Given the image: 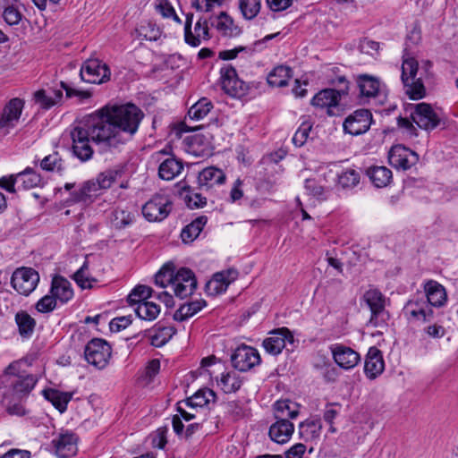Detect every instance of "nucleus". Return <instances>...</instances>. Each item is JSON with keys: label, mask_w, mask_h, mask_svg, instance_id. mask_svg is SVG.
Segmentation results:
<instances>
[{"label": "nucleus", "mask_w": 458, "mask_h": 458, "mask_svg": "<svg viewBox=\"0 0 458 458\" xmlns=\"http://www.w3.org/2000/svg\"><path fill=\"white\" fill-rule=\"evenodd\" d=\"M143 116L142 111L133 104L106 107L91 114L71 131L74 155L81 161L89 160L93 154L90 140L101 151L117 149L137 132Z\"/></svg>", "instance_id": "f257e3e1"}, {"label": "nucleus", "mask_w": 458, "mask_h": 458, "mask_svg": "<svg viewBox=\"0 0 458 458\" xmlns=\"http://www.w3.org/2000/svg\"><path fill=\"white\" fill-rule=\"evenodd\" d=\"M22 361L12 362L1 377L4 398L25 400L38 381V377L24 369Z\"/></svg>", "instance_id": "f03ea898"}, {"label": "nucleus", "mask_w": 458, "mask_h": 458, "mask_svg": "<svg viewBox=\"0 0 458 458\" xmlns=\"http://www.w3.org/2000/svg\"><path fill=\"white\" fill-rule=\"evenodd\" d=\"M401 78L405 92L411 99L418 100L426 96V89L422 82L423 72L419 70L418 62L413 57L403 58Z\"/></svg>", "instance_id": "7ed1b4c3"}, {"label": "nucleus", "mask_w": 458, "mask_h": 458, "mask_svg": "<svg viewBox=\"0 0 458 458\" xmlns=\"http://www.w3.org/2000/svg\"><path fill=\"white\" fill-rule=\"evenodd\" d=\"M363 301L370 310L369 325L383 327L387 325L390 314L386 310L387 298L377 288H369L363 294Z\"/></svg>", "instance_id": "20e7f679"}, {"label": "nucleus", "mask_w": 458, "mask_h": 458, "mask_svg": "<svg viewBox=\"0 0 458 458\" xmlns=\"http://www.w3.org/2000/svg\"><path fill=\"white\" fill-rule=\"evenodd\" d=\"M114 182V177L113 174H99L96 181H87L80 189L72 191L70 198L66 200V203L72 205L81 202H91L93 198L98 196L100 190L110 188Z\"/></svg>", "instance_id": "39448f33"}, {"label": "nucleus", "mask_w": 458, "mask_h": 458, "mask_svg": "<svg viewBox=\"0 0 458 458\" xmlns=\"http://www.w3.org/2000/svg\"><path fill=\"white\" fill-rule=\"evenodd\" d=\"M112 354L110 344L104 339L93 338L85 346L84 357L87 362L98 369L106 367Z\"/></svg>", "instance_id": "423d86ee"}, {"label": "nucleus", "mask_w": 458, "mask_h": 458, "mask_svg": "<svg viewBox=\"0 0 458 458\" xmlns=\"http://www.w3.org/2000/svg\"><path fill=\"white\" fill-rule=\"evenodd\" d=\"M173 209V202L168 195L156 194L142 206V215L148 222L165 220Z\"/></svg>", "instance_id": "0eeeda50"}, {"label": "nucleus", "mask_w": 458, "mask_h": 458, "mask_svg": "<svg viewBox=\"0 0 458 458\" xmlns=\"http://www.w3.org/2000/svg\"><path fill=\"white\" fill-rule=\"evenodd\" d=\"M39 282L38 273L31 267L16 268L11 277L13 288L20 294L28 296L37 287Z\"/></svg>", "instance_id": "6e6552de"}, {"label": "nucleus", "mask_w": 458, "mask_h": 458, "mask_svg": "<svg viewBox=\"0 0 458 458\" xmlns=\"http://www.w3.org/2000/svg\"><path fill=\"white\" fill-rule=\"evenodd\" d=\"M80 75L85 82L101 84L109 81L111 72L105 63L99 59L92 58L83 63Z\"/></svg>", "instance_id": "1a4fd4ad"}, {"label": "nucleus", "mask_w": 458, "mask_h": 458, "mask_svg": "<svg viewBox=\"0 0 458 458\" xmlns=\"http://www.w3.org/2000/svg\"><path fill=\"white\" fill-rule=\"evenodd\" d=\"M193 21V14L187 13L184 25V39L185 42L191 47H198L202 42L210 38L209 28L208 20L200 17L196 21L193 30L191 24Z\"/></svg>", "instance_id": "9d476101"}, {"label": "nucleus", "mask_w": 458, "mask_h": 458, "mask_svg": "<svg viewBox=\"0 0 458 458\" xmlns=\"http://www.w3.org/2000/svg\"><path fill=\"white\" fill-rule=\"evenodd\" d=\"M404 317L411 322H426L433 318L432 308L425 300L423 295H417L411 298L403 309Z\"/></svg>", "instance_id": "9b49d317"}, {"label": "nucleus", "mask_w": 458, "mask_h": 458, "mask_svg": "<svg viewBox=\"0 0 458 458\" xmlns=\"http://www.w3.org/2000/svg\"><path fill=\"white\" fill-rule=\"evenodd\" d=\"M197 287L195 274L187 267H181L174 276L172 288L175 296L184 299L191 295Z\"/></svg>", "instance_id": "f8f14e48"}, {"label": "nucleus", "mask_w": 458, "mask_h": 458, "mask_svg": "<svg viewBox=\"0 0 458 458\" xmlns=\"http://www.w3.org/2000/svg\"><path fill=\"white\" fill-rule=\"evenodd\" d=\"M231 360L236 369L248 371L259 365L261 359L257 349L248 345H241L233 352Z\"/></svg>", "instance_id": "ddd939ff"}, {"label": "nucleus", "mask_w": 458, "mask_h": 458, "mask_svg": "<svg viewBox=\"0 0 458 458\" xmlns=\"http://www.w3.org/2000/svg\"><path fill=\"white\" fill-rule=\"evenodd\" d=\"M24 102L21 98L11 99L4 107L0 117V131L4 134L9 133L19 123Z\"/></svg>", "instance_id": "4468645a"}, {"label": "nucleus", "mask_w": 458, "mask_h": 458, "mask_svg": "<svg viewBox=\"0 0 458 458\" xmlns=\"http://www.w3.org/2000/svg\"><path fill=\"white\" fill-rule=\"evenodd\" d=\"M220 84L223 90L232 97H241L247 89L246 84L238 78L235 69L231 65L220 69Z\"/></svg>", "instance_id": "2eb2a0df"}, {"label": "nucleus", "mask_w": 458, "mask_h": 458, "mask_svg": "<svg viewBox=\"0 0 458 458\" xmlns=\"http://www.w3.org/2000/svg\"><path fill=\"white\" fill-rule=\"evenodd\" d=\"M411 119L420 128L426 131L435 129L440 123L438 114L427 103H420L414 106Z\"/></svg>", "instance_id": "dca6fc26"}, {"label": "nucleus", "mask_w": 458, "mask_h": 458, "mask_svg": "<svg viewBox=\"0 0 458 458\" xmlns=\"http://www.w3.org/2000/svg\"><path fill=\"white\" fill-rule=\"evenodd\" d=\"M239 273L234 268H229L217 272L206 284V293L211 296H216L225 293L228 286L238 278Z\"/></svg>", "instance_id": "f3484780"}, {"label": "nucleus", "mask_w": 458, "mask_h": 458, "mask_svg": "<svg viewBox=\"0 0 458 458\" xmlns=\"http://www.w3.org/2000/svg\"><path fill=\"white\" fill-rule=\"evenodd\" d=\"M372 116L368 109H359L351 114L344 122V130L351 135L366 132L371 124Z\"/></svg>", "instance_id": "a211bd4d"}, {"label": "nucleus", "mask_w": 458, "mask_h": 458, "mask_svg": "<svg viewBox=\"0 0 458 458\" xmlns=\"http://www.w3.org/2000/svg\"><path fill=\"white\" fill-rule=\"evenodd\" d=\"M418 155L400 145L393 147L388 154L389 164L394 169L409 170L417 164Z\"/></svg>", "instance_id": "6ab92c4d"}, {"label": "nucleus", "mask_w": 458, "mask_h": 458, "mask_svg": "<svg viewBox=\"0 0 458 458\" xmlns=\"http://www.w3.org/2000/svg\"><path fill=\"white\" fill-rule=\"evenodd\" d=\"M293 335L287 327H281L270 333L263 341V347L271 355H278L285 348L286 343L292 344Z\"/></svg>", "instance_id": "aec40b11"}, {"label": "nucleus", "mask_w": 458, "mask_h": 458, "mask_svg": "<svg viewBox=\"0 0 458 458\" xmlns=\"http://www.w3.org/2000/svg\"><path fill=\"white\" fill-rule=\"evenodd\" d=\"M77 445L78 437L71 431L61 432L52 440L55 453L60 458H68L76 454Z\"/></svg>", "instance_id": "412c9836"}, {"label": "nucleus", "mask_w": 458, "mask_h": 458, "mask_svg": "<svg viewBox=\"0 0 458 458\" xmlns=\"http://www.w3.org/2000/svg\"><path fill=\"white\" fill-rule=\"evenodd\" d=\"M335 362L342 369H351L360 361V354L351 347L342 344H334L329 347Z\"/></svg>", "instance_id": "4be33fe9"}, {"label": "nucleus", "mask_w": 458, "mask_h": 458, "mask_svg": "<svg viewBox=\"0 0 458 458\" xmlns=\"http://www.w3.org/2000/svg\"><path fill=\"white\" fill-rule=\"evenodd\" d=\"M341 93L333 89H327L317 93L311 99V105L319 108H326L328 115H336L335 108L338 106Z\"/></svg>", "instance_id": "5701e85b"}, {"label": "nucleus", "mask_w": 458, "mask_h": 458, "mask_svg": "<svg viewBox=\"0 0 458 458\" xmlns=\"http://www.w3.org/2000/svg\"><path fill=\"white\" fill-rule=\"evenodd\" d=\"M20 178L27 189L38 187L41 184L40 174H16V175L11 174L0 178V188L13 193L15 191V183Z\"/></svg>", "instance_id": "b1692460"}, {"label": "nucleus", "mask_w": 458, "mask_h": 458, "mask_svg": "<svg viewBox=\"0 0 458 458\" xmlns=\"http://www.w3.org/2000/svg\"><path fill=\"white\" fill-rule=\"evenodd\" d=\"M211 27L224 37L234 38L241 34L242 30L236 25L231 16L226 13L221 12L218 15L210 18Z\"/></svg>", "instance_id": "393cba45"}, {"label": "nucleus", "mask_w": 458, "mask_h": 458, "mask_svg": "<svg viewBox=\"0 0 458 458\" xmlns=\"http://www.w3.org/2000/svg\"><path fill=\"white\" fill-rule=\"evenodd\" d=\"M426 301L429 307L441 308L447 302L445 288L435 280H428L423 285Z\"/></svg>", "instance_id": "a878e982"}, {"label": "nucleus", "mask_w": 458, "mask_h": 458, "mask_svg": "<svg viewBox=\"0 0 458 458\" xmlns=\"http://www.w3.org/2000/svg\"><path fill=\"white\" fill-rule=\"evenodd\" d=\"M357 83L361 96L366 98H385V86L376 77L362 74L358 77Z\"/></svg>", "instance_id": "bb28decb"}, {"label": "nucleus", "mask_w": 458, "mask_h": 458, "mask_svg": "<svg viewBox=\"0 0 458 458\" xmlns=\"http://www.w3.org/2000/svg\"><path fill=\"white\" fill-rule=\"evenodd\" d=\"M385 369V362L381 352L376 348H369L364 364V372L369 379H375Z\"/></svg>", "instance_id": "cd10ccee"}, {"label": "nucleus", "mask_w": 458, "mask_h": 458, "mask_svg": "<svg viewBox=\"0 0 458 458\" xmlns=\"http://www.w3.org/2000/svg\"><path fill=\"white\" fill-rule=\"evenodd\" d=\"M49 292L60 304L68 302L73 297L71 283L62 276L53 277Z\"/></svg>", "instance_id": "c85d7f7f"}, {"label": "nucleus", "mask_w": 458, "mask_h": 458, "mask_svg": "<svg viewBox=\"0 0 458 458\" xmlns=\"http://www.w3.org/2000/svg\"><path fill=\"white\" fill-rule=\"evenodd\" d=\"M294 431V426L289 420H276L269 428V437L275 443H287Z\"/></svg>", "instance_id": "c756f323"}, {"label": "nucleus", "mask_w": 458, "mask_h": 458, "mask_svg": "<svg viewBox=\"0 0 458 458\" xmlns=\"http://www.w3.org/2000/svg\"><path fill=\"white\" fill-rule=\"evenodd\" d=\"M150 162L158 165V172H182L184 167L181 159L165 152L152 155Z\"/></svg>", "instance_id": "7c9ffc66"}, {"label": "nucleus", "mask_w": 458, "mask_h": 458, "mask_svg": "<svg viewBox=\"0 0 458 458\" xmlns=\"http://www.w3.org/2000/svg\"><path fill=\"white\" fill-rule=\"evenodd\" d=\"M322 430L320 419H308L299 425V436L304 441H313L319 438Z\"/></svg>", "instance_id": "2f4dec72"}, {"label": "nucleus", "mask_w": 458, "mask_h": 458, "mask_svg": "<svg viewBox=\"0 0 458 458\" xmlns=\"http://www.w3.org/2000/svg\"><path fill=\"white\" fill-rule=\"evenodd\" d=\"M42 395L49 401L61 413L67 410V405L72 394L68 392H62L54 388L42 390Z\"/></svg>", "instance_id": "473e14b6"}, {"label": "nucleus", "mask_w": 458, "mask_h": 458, "mask_svg": "<svg viewBox=\"0 0 458 458\" xmlns=\"http://www.w3.org/2000/svg\"><path fill=\"white\" fill-rule=\"evenodd\" d=\"M63 98L61 89H39L34 93L35 103L44 109H49L56 105Z\"/></svg>", "instance_id": "72a5a7b5"}, {"label": "nucleus", "mask_w": 458, "mask_h": 458, "mask_svg": "<svg viewBox=\"0 0 458 458\" xmlns=\"http://www.w3.org/2000/svg\"><path fill=\"white\" fill-rule=\"evenodd\" d=\"M206 305L207 302L203 299L184 303L174 312V319L180 322L185 321L200 311Z\"/></svg>", "instance_id": "f704fd0d"}, {"label": "nucleus", "mask_w": 458, "mask_h": 458, "mask_svg": "<svg viewBox=\"0 0 458 458\" xmlns=\"http://www.w3.org/2000/svg\"><path fill=\"white\" fill-rule=\"evenodd\" d=\"M242 385V379L235 371L222 373L217 379V386L225 394H231L238 391Z\"/></svg>", "instance_id": "c9c22d12"}, {"label": "nucleus", "mask_w": 458, "mask_h": 458, "mask_svg": "<svg viewBox=\"0 0 458 458\" xmlns=\"http://www.w3.org/2000/svg\"><path fill=\"white\" fill-rule=\"evenodd\" d=\"M216 401V394L209 388H201L185 400V404L191 408H202Z\"/></svg>", "instance_id": "e433bc0d"}, {"label": "nucleus", "mask_w": 458, "mask_h": 458, "mask_svg": "<svg viewBox=\"0 0 458 458\" xmlns=\"http://www.w3.org/2000/svg\"><path fill=\"white\" fill-rule=\"evenodd\" d=\"M292 75V70L290 67L278 65L268 73L267 82L273 87H284L287 85Z\"/></svg>", "instance_id": "4c0bfd02"}, {"label": "nucleus", "mask_w": 458, "mask_h": 458, "mask_svg": "<svg viewBox=\"0 0 458 458\" xmlns=\"http://www.w3.org/2000/svg\"><path fill=\"white\" fill-rule=\"evenodd\" d=\"M207 222V216H201L194 219L188 225H186L181 233L182 242H191L194 239H196L203 230Z\"/></svg>", "instance_id": "58836bf2"}, {"label": "nucleus", "mask_w": 458, "mask_h": 458, "mask_svg": "<svg viewBox=\"0 0 458 458\" xmlns=\"http://www.w3.org/2000/svg\"><path fill=\"white\" fill-rule=\"evenodd\" d=\"M15 322L18 327L19 334L22 337L29 338L32 335L36 320L26 311H19L15 315Z\"/></svg>", "instance_id": "ea45409f"}, {"label": "nucleus", "mask_w": 458, "mask_h": 458, "mask_svg": "<svg viewBox=\"0 0 458 458\" xmlns=\"http://www.w3.org/2000/svg\"><path fill=\"white\" fill-rule=\"evenodd\" d=\"M274 407L275 418L276 420L295 419L299 414V411L295 407V403L289 400L277 401Z\"/></svg>", "instance_id": "a19ab883"}, {"label": "nucleus", "mask_w": 458, "mask_h": 458, "mask_svg": "<svg viewBox=\"0 0 458 458\" xmlns=\"http://www.w3.org/2000/svg\"><path fill=\"white\" fill-rule=\"evenodd\" d=\"M176 333L174 327L156 326L154 333L150 336V343L155 347H162L165 345Z\"/></svg>", "instance_id": "79ce46f5"}, {"label": "nucleus", "mask_w": 458, "mask_h": 458, "mask_svg": "<svg viewBox=\"0 0 458 458\" xmlns=\"http://www.w3.org/2000/svg\"><path fill=\"white\" fill-rule=\"evenodd\" d=\"M137 316L143 320H155L160 313V307L153 301H141L134 309Z\"/></svg>", "instance_id": "37998d69"}, {"label": "nucleus", "mask_w": 458, "mask_h": 458, "mask_svg": "<svg viewBox=\"0 0 458 458\" xmlns=\"http://www.w3.org/2000/svg\"><path fill=\"white\" fill-rule=\"evenodd\" d=\"M212 108V102L202 98L189 109L188 116L191 120H201L208 115Z\"/></svg>", "instance_id": "c03bdc74"}, {"label": "nucleus", "mask_w": 458, "mask_h": 458, "mask_svg": "<svg viewBox=\"0 0 458 458\" xmlns=\"http://www.w3.org/2000/svg\"><path fill=\"white\" fill-rule=\"evenodd\" d=\"M262 0H238V7L245 20L254 19L261 9Z\"/></svg>", "instance_id": "a18cd8bd"}, {"label": "nucleus", "mask_w": 458, "mask_h": 458, "mask_svg": "<svg viewBox=\"0 0 458 458\" xmlns=\"http://www.w3.org/2000/svg\"><path fill=\"white\" fill-rule=\"evenodd\" d=\"M72 278L82 289L92 288L93 284L97 282V280L89 273V265L87 260H85L81 267L74 273Z\"/></svg>", "instance_id": "49530a36"}, {"label": "nucleus", "mask_w": 458, "mask_h": 458, "mask_svg": "<svg viewBox=\"0 0 458 458\" xmlns=\"http://www.w3.org/2000/svg\"><path fill=\"white\" fill-rule=\"evenodd\" d=\"M153 290L147 285H137L128 295V302L138 306L141 301H147L152 296Z\"/></svg>", "instance_id": "de8ad7c7"}, {"label": "nucleus", "mask_w": 458, "mask_h": 458, "mask_svg": "<svg viewBox=\"0 0 458 458\" xmlns=\"http://www.w3.org/2000/svg\"><path fill=\"white\" fill-rule=\"evenodd\" d=\"M174 276V271L173 265H165L163 266L155 275V284L156 285L165 288L168 285H173Z\"/></svg>", "instance_id": "09e8293b"}, {"label": "nucleus", "mask_w": 458, "mask_h": 458, "mask_svg": "<svg viewBox=\"0 0 458 458\" xmlns=\"http://www.w3.org/2000/svg\"><path fill=\"white\" fill-rule=\"evenodd\" d=\"M134 214L122 208H116L113 212V223L117 228H124L134 221Z\"/></svg>", "instance_id": "8fccbe9b"}, {"label": "nucleus", "mask_w": 458, "mask_h": 458, "mask_svg": "<svg viewBox=\"0 0 458 458\" xmlns=\"http://www.w3.org/2000/svg\"><path fill=\"white\" fill-rule=\"evenodd\" d=\"M40 166L47 172H60L64 169V161L57 153L47 156L42 159Z\"/></svg>", "instance_id": "3c124183"}, {"label": "nucleus", "mask_w": 458, "mask_h": 458, "mask_svg": "<svg viewBox=\"0 0 458 458\" xmlns=\"http://www.w3.org/2000/svg\"><path fill=\"white\" fill-rule=\"evenodd\" d=\"M304 187L308 194L313 196L317 199L324 200L327 199V190L315 179H306Z\"/></svg>", "instance_id": "603ef678"}, {"label": "nucleus", "mask_w": 458, "mask_h": 458, "mask_svg": "<svg viewBox=\"0 0 458 458\" xmlns=\"http://www.w3.org/2000/svg\"><path fill=\"white\" fill-rule=\"evenodd\" d=\"M57 302L56 299L49 292L37 301L35 307L38 312L48 313L56 308Z\"/></svg>", "instance_id": "864d4df0"}, {"label": "nucleus", "mask_w": 458, "mask_h": 458, "mask_svg": "<svg viewBox=\"0 0 458 458\" xmlns=\"http://www.w3.org/2000/svg\"><path fill=\"white\" fill-rule=\"evenodd\" d=\"M22 401L23 400H13L11 398L4 397V403L8 414L20 417L26 415L28 411L23 406Z\"/></svg>", "instance_id": "5fc2aeb1"}, {"label": "nucleus", "mask_w": 458, "mask_h": 458, "mask_svg": "<svg viewBox=\"0 0 458 458\" xmlns=\"http://www.w3.org/2000/svg\"><path fill=\"white\" fill-rule=\"evenodd\" d=\"M251 54L250 48L246 47H236L233 49L222 50L218 54V57L222 60H233L239 55L242 57L249 56Z\"/></svg>", "instance_id": "6e6d98bb"}, {"label": "nucleus", "mask_w": 458, "mask_h": 458, "mask_svg": "<svg viewBox=\"0 0 458 458\" xmlns=\"http://www.w3.org/2000/svg\"><path fill=\"white\" fill-rule=\"evenodd\" d=\"M360 174H337V182L343 189H352L360 181Z\"/></svg>", "instance_id": "4d7b16f0"}, {"label": "nucleus", "mask_w": 458, "mask_h": 458, "mask_svg": "<svg viewBox=\"0 0 458 458\" xmlns=\"http://www.w3.org/2000/svg\"><path fill=\"white\" fill-rule=\"evenodd\" d=\"M226 0H191V6L200 12H211L216 7L222 6Z\"/></svg>", "instance_id": "13d9d810"}, {"label": "nucleus", "mask_w": 458, "mask_h": 458, "mask_svg": "<svg viewBox=\"0 0 458 458\" xmlns=\"http://www.w3.org/2000/svg\"><path fill=\"white\" fill-rule=\"evenodd\" d=\"M393 174H364L376 188H383L391 184Z\"/></svg>", "instance_id": "bf43d9fd"}, {"label": "nucleus", "mask_w": 458, "mask_h": 458, "mask_svg": "<svg viewBox=\"0 0 458 458\" xmlns=\"http://www.w3.org/2000/svg\"><path fill=\"white\" fill-rule=\"evenodd\" d=\"M157 8L163 17L172 18L179 24L182 22L181 19L176 14L174 8L168 0H159Z\"/></svg>", "instance_id": "052dcab7"}, {"label": "nucleus", "mask_w": 458, "mask_h": 458, "mask_svg": "<svg viewBox=\"0 0 458 458\" xmlns=\"http://www.w3.org/2000/svg\"><path fill=\"white\" fill-rule=\"evenodd\" d=\"M311 125L309 123H303L294 133L292 140L296 147H301L307 140Z\"/></svg>", "instance_id": "680f3d73"}, {"label": "nucleus", "mask_w": 458, "mask_h": 458, "mask_svg": "<svg viewBox=\"0 0 458 458\" xmlns=\"http://www.w3.org/2000/svg\"><path fill=\"white\" fill-rule=\"evenodd\" d=\"M184 200L188 208L191 209L203 208L207 204V199L197 192H188Z\"/></svg>", "instance_id": "e2e57ef3"}, {"label": "nucleus", "mask_w": 458, "mask_h": 458, "mask_svg": "<svg viewBox=\"0 0 458 458\" xmlns=\"http://www.w3.org/2000/svg\"><path fill=\"white\" fill-rule=\"evenodd\" d=\"M341 405L339 403H327L324 410L323 420L327 424H334L335 420L339 415Z\"/></svg>", "instance_id": "0e129e2a"}, {"label": "nucleus", "mask_w": 458, "mask_h": 458, "mask_svg": "<svg viewBox=\"0 0 458 458\" xmlns=\"http://www.w3.org/2000/svg\"><path fill=\"white\" fill-rule=\"evenodd\" d=\"M132 320L131 316H123L113 318L109 323V327L112 332L117 333L125 329L131 324Z\"/></svg>", "instance_id": "69168bd1"}, {"label": "nucleus", "mask_w": 458, "mask_h": 458, "mask_svg": "<svg viewBox=\"0 0 458 458\" xmlns=\"http://www.w3.org/2000/svg\"><path fill=\"white\" fill-rule=\"evenodd\" d=\"M137 32L142 39L146 40H157V38L159 37V30L157 29H155L150 24L147 26L141 25L137 30Z\"/></svg>", "instance_id": "338daca9"}, {"label": "nucleus", "mask_w": 458, "mask_h": 458, "mask_svg": "<svg viewBox=\"0 0 458 458\" xmlns=\"http://www.w3.org/2000/svg\"><path fill=\"white\" fill-rule=\"evenodd\" d=\"M3 18L9 25H16L20 22L21 14L15 7L8 6L3 13Z\"/></svg>", "instance_id": "774afa93"}]
</instances>
